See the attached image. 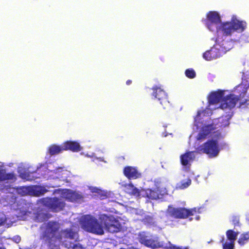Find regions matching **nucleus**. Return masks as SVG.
<instances>
[{"label":"nucleus","instance_id":"f8f14e48","mask_svg":"<svg viewBox=\"0 0 249 249\" xmlns=\"http://www.w3.org/2000/svg\"><path fill=\"white\" fill-rule=\"evenodd\" d=\"M152 89L153 90V95L160 101L163 108H165L168 107L169 102L168 100L167 94L165 91L157 86L153 87Z\"/></svg>","mask_w":249,"mask_h":249},{"label":"nucleus","instance_id":"7ed1b4c3","mask_svg":"<svg viewBox=\"0 0 249 249\" xmlns=\"http://www.w3.org/2000/svg\"><path fill=\"white\" fill-rule=\"evenodd\" d=\"M82 227L86 231L96 234L102 235L104 233L102 224L90 215H85L82 222Z\"/></svg>","mask_w":249,"mask_h":249},{"label":"nucleus","instance_id":"9b49d317","mask_svg":"<svg viewBox=\"0 0 249 249\" xmlns=\"http://www.w3.org/2000/svg\"><path fill=\"white\" fill-rule=\"evenodd\" d=\"M21 190L24 193V195L29 194L36 196L43 195L48 192L45 187L38 185L23 186Z\"/></svg>","mask_w":249,"mask_h":249},{"label":"nucleus","instance_id":"393cba45","mask_svg":"<svg viewBox=\"0 0 249 249\" xmlns=\"http://www.w3.org/2000/svg\"><path fill=\"white\" fill-rule=\"evenodd\" d=\"M15 178V175L13 173H6L5 170L0 169V181L12 180Z\"/></svg>","mask_w":249,"mask_h":249},{"label":"nucleus","instance_id":"4c0bfd02","mask_svg":"<svg viewBox=\"0 0 249 249\" xmlns=\"http://www.w3.org/2000/svg\"><path fill=\"white\" fill-rule=\"evenodd\" d=\"M205 111V110H203L202 111H201L200 110H198L197 111V114H196V116L195 118V122H196L197 121V120H199V117H200V115H201V113H204Z\"/></svg>","mask_w":249,"mask_h":249},{"label":"nucleus","instance_id":"39448f33","mask_svg":"<svg viewBox=\"0 0 249 249\" xmlns=\"http://www.w3.org/2000/svg\"><path fill=\"white\" fill-rule=\"evenodd\" d=\"M197 151L199 153L207 154L210 158L216 157L220 151L218 142L217 140H209L200 145Z\"/></svg>","mask_w":249,"mask_h":249},{"label":"nucleus","instance_id":"f257e3e1","mask_svg":"<svg viewBox=\"0 0 249 249\" xmlns=\"http://www.w3.org/2000/svg\"><path fill=\"white\" fill-rule=\"evenodd\" d=\"M39 229V239L49 249H59L60 243L66 248H71L72 240H76L78 237L77 232L71 228L60 230V224L55 220L44 223Z\"/></svg>","mask_w":249,"mask_h":249},{"label":"nucleus","instance_id":"412c9836","mask_svg":"<svg viewBox=\"0 0 249 249\" xmlns=\"http://www.w3.org/2000/svg\"><path fill=\"white\" fill-rule=\"evenodd\" d=\"M159 191L156 189H143L142 190L141 197H146L149 199L155 200L159 198Z\"/></svg>","mask_w":249,"mask_h":249},{"label":"nucleus","instance_id":"aec40b11","mask_svg":"<svg viewBox=\"0 0 249 249\" xmlns=\"http://www.w3.org/2000/svg\"><path fill=\"white\" fill-rule=\"evenodd\" d=\"M52 217V215L51 213L41 210L35 213L34 220L37 222H43L48 221Z\"/></svg>","mask_w":249,"mask_h":249},{"label":"nucleus","instance_id":"72a5a7b5","mask_svg":"<svg viewBox=\"0 0 249 249\" xmlns=\"http://www.w3.org/2000/svg\"><path fill=\"white\" fill-rule=\"evenodd\" d=\"M96 196L99 197L101 199H104L107 197V192L102 190H100V191L98 192V193H97Z\"/></svg>","mask_w":249,"mask_h":249},{"label":"nucleus","instance_id":"2eb2a0df","mask_svg":"<svg viewBox=\"0 0 249 249\" xmlns=\"http://www.w3.org/2000/svg\"><path fill=\"white\" fill-rule=\"evenodd\" d=\"M62 195L66 199L71 202L76 201L83 198L82 194L70 189H64L62 191Z\"/></svg>","mask_w":249,"mask_h":249},{"label":"nucleus","instance_id":"6ab92c4d","mask_svg":"<svg viewBox=\"0 0 249 249\" xmlns=\"http://www.w3.org/2000/svg\"><path fill=\"white\" fill-rule=\"evenodd\" d=\"M224 91L218 89L216 91L212 92L209 97V103L211 105H214L221 102L224 98Z\"/></svg>","mask_w":249,"mask_h":249},{"label":"nucleus","instance_id":"c03bdc74","mask_svg":"<svg viewBox=\"0 0 249 249\" xmlns=\"http://www.w3.org/2000/svg\"><path fill=\"white\" fill-rule=\"evenodd\" d=\"M27 180H30V179L29 178H26Z\"/></svg>","mask_w":249,"mask_h":249},{"label":"nucleus","instance_id":"bb28decb","mask_svg":"<svg viewBox=\"0 0 249 249\" xmlns=\"http://www.w3.org/2000/svg\"><path fill=\"white\" fill-rule=\"evenodd\" d=\"M191 179L189 178H187L186 180H183L178 184L177 188L180 189H185L191 185Z\"/></svg>","mask_w":249,"mask_h":249},{"label":"nucleus","instance_id":"79ce46f5","mask_svg":"<svg viewBox=\"0 0 249 249\" xmlns=\"http://www.w3.org/2000/svg\"><path fill=\"white\" fill-rule=\"evenodd\" d=\"M199 218H200V217H199V216H196V219L197 220H199Z\"/></svg>","mask_w":249,"mask_h":249},{"label":"nucleus","instance_id":"4be33fe9","mask_svg":"<svg viewBox=\"0 0 249 249\" xmlns=\"http://www.w3.org/2000/svg\"><path fill=\"white\" fill-rule=\"evenodd\" d=\"M124 187L125 192L131 195L141 197L142 191H140L137 188L135 187L132 183L124 184Z\"/></svg>","mask_w":249,"mask_h":249},{"label":"nucleus","instance_id":"c756f323","mask_svg":"<svg viewBox=\"0 0 249 249\" xmlns=\"http://www.w3.org/2000/svg\"><path fill=\"white\" fill-rule=\"evenodd\" d=\"M147 247L155 249L157 247L156 242L152 238H149L143 244Z\"/></svg>","mask_w":249,"mask_h":249},{"label":"nucleus","instance_id":"a18cd8bd","mask_svg":"<svg viewBox=\"0 0 249 249\" xmlns=\"http://www.w3.org/2000/svg\"><path fill=\"white\" fill-rule=\"evenodd\" d=\"M192 220V218H190V220Z\"/></svg>","mask_w":249,"mask_h":249},{"label":"nucleus","instance_id":"c9c22d12","mask_svg":"<svg viewBox=\"0 0 249 249\" xmlns=\"http://www.w3.org/2000/svg\"><path fill=\"white\" fill-rule=\"evenodd\" d=\"M6 220L5 215L3 213H0V226L4 223Z\"/></svg>","mask_w":249,"mask_h":249},{"label":"nucleus","instance_id":"ddd939ff","mask_svg":"<svg viewBox=\"0 0 249 249\" xmlns=\"http://www.w3.org/2000/svg\"><path fill=\"white\" fill-rule=\"evenodd\" d=\"M221 46L215 44L210 50L205 52L203 55V58L207 61H211L221 56L223 51L220 49Z\"/></svg>","mask_w":249,"mask_h":249},{"label":"nucleus","instance_id":"dca6fc26","mask_svg":"<svg viewBox=\"0 0 249 249\" xmlns=\"http://www.w3.org/2000/svg\"><path fill=\"white\" fill-rule=\"evenodd\" d=\"M195 151H187L180 157L181 164L184 166L190 167L191 163L195 159Z\"/></svg>","mask_w":249,"mask_h":249},{"label":"nucleus","instance_id":"7c9ffc66","mask_svg":"<svg viewBox=\"0 0 249 249\" xmlns=\"http://www.w3.org/2000/svg\"><path fill=\"white\" fill-rule=\"evenodd\" d=\"M185 73L186 76L190 79L194 78L196 76V72L193 69L186 70Z\"/></svg>","mask_w":249,"mask_h":249},{"label":"nucleus","instance_id":"c85d7f7f","mask_svg":"<svg viewBox=\"0 0 249 249\" xmlns=\"http://www.w3.org/2000/svg\"><path fill=\"white\" fill-rule=\"evenodd\" d=\"M220 242L223 243V249H234V243L231 242L229 243L224 242V237H222Z\"/></svg>","mask_w":249,"mask_h":249},{"label":"nucleus","instance_id":"20e7f679","mask_svg":"<svg viewBox=\"0 0 249 249\" xmlns=\"http://www.w3.org/2000/svg\"><path fill=\"white\" fill-rule=\"evenodd\" d=\"M201 209L200 207L186 209L184 207H170L168 209V213L170 216L176 219H186L190 216L201 213Z\"/></svg>","mask_w":249,"mask_h":249},{"label":"nucleus","instance_id":"473e14b6","mask_svg":"<svg viewBox=\"0 0 249 249\" xmlns=\"http://www.w3.org/2000/svg\"><path fill=\"white\" fill-rule=\"evenodd\" d=\"M231 222L232 224L234 225V227L235 226H239L240 223H239V217L238 216L234 215L232 217L231 219Z\"/></svg>","mask_w":249,"mask_h":249},{"label":"nucleus","instance_id":"a211bd4d","mask_svg":"<svg viewBox=\"0 0 249 249\" xmlns=\"http://www.w3.org/2000/svg\"><path fill=\"white\" fill-rule=\"evenodd\" d=\"M64 151L70 150L77 152L82 149L79 142L76 141H67L63 143Z\"/></svg>","mask_w":249,"mask_h":249},{"label":"nucleus","instance_id":"2f4dec72","mask_svg":"<svg viewBox=\"0 0 249 249\" xmlns=\"http://www.w3.org/2000/svg\"><path fill=\"white\" fill-rule=\"evenodd\" d=\"M242 81L241 83L239 84L238 86H237L235 87V89H237V88H240V87L242 88V87L243 88L244 87H246L247 86L246 83L248 82V78L246 77V75H243V76L242 77Z\"/></svg>","mask_w":249,"mask_h":249},{"label":"nucleus","instance_id":"1a4fd4ad","mask_svg":"<svg viewBox=\"0 0 249 249\" xmlns=\"http://www.w3.org/2000/svg\"><path fill=\"white\" fill-rule=\"evenodd\" d=\"M43 202L46 207L54 213L63 210L65 206V203L56 197L44 198Z\"/></svg>","mask_w":249,"mask_h":249},{"label":"nucleus","instance_id":"9d476101","mask_svg":"<svg viewBox=\"0 0 249 249\" xmlns=\"http://www.w3.org/2000/svg\"><path fill=\"white\" fill-rule=\"evenodd\" d=\"M217 129L216 126H215V123H212L211 124H205L203 125L197 135L196 139L198 141L203 140L207 138L209 135H210L212 133L217 132L218 133L217 137H219L220 135V133L216 131V132L214 130Z\"/></svg>","mask_w":249,"mask_h":249},{"label":"nucleus","instance_id":"ea45409f","mask_svg":"<svg viewBox=\"0 0 249 249\" xmlns=\"http://www.w3.org/2000/svg\"><path fill=\"white\" fill-rule=\"evenodd\" d=\"M243 89H244V91L241 93V94H244V95L246 97L247 95H246V93L248 89H249V85L247 87H244Z\"/></svg>","mask_w":249,"mask_h":249},{"label":"nucleus","instance_id":"a878e982","mask_svg":"<svg viewBox=\"0 0 249 249\" xmlns=\"http://www.w3.org/2000/svg\"><path fill=\"white\" fill-rule=\"evenodd\" d=\"M226 233L227 237L230 242L234 243L239 234V232H235L232 230H228Z\"/></svg>","mask_w":249,"mask_h":249},{"label":"nucleus","instance_id":"f704fd0d","mask_svg":"<svg viewBox=\"0 0 249 249\" xmlns=\"http://www.w3.org/2000/svg\"><path fill=\"white\" fill-rule=\"evenodd\" d=\"M149 237L144 234H141L139 237V241L142 244H144Z\"/></svg>","mask_w":249,"mask_h":249},{"label":"nucleus","instance_id":"f3484780","mask_svg":"<svg viewBox=\"0 0 249 249\" xmlns=\"http://www.w3.org/2000/svg\"><path fill=\"white\" fill-rule=\"evenodd\" d=\"M231 22L234 32L242 33L247 27V23L246 21L239 20L234 16L232 17Z\"/></svg>","mask_w":249,"mask_h":249},{"label":"nucleus","instance_id":"f03ea898","mask_svg":"<svg viewBox=\"0 0 249 249\" xmlns=\"http://www.w3.org/2000/svg\"><path fill=\"white\" fill-rule=\"evenodd\" d=\"M238 102H239L238 106L239 108H247L249 105V93L246 97L241 93L239 95L230 94L224 97L220 107L222 109L229 108L231 111V109L235 107Z\"/></svg>","mask_w":249,"mask_h":249},{"label":"nucleus","instance_id":"423d86ee","mask_svg":"<svg viewBox=\"0 0 249 249\" xmlns=\"http://www.w3.org/2000/svg\"><path fill=\"white\" fill-rule=\"evenodd\" d=\"M102 224L105 226L106 230L109 232L115 233L120 231L122 226L118 220L113 216L104 214L101 217Z\"/></svg>","mask_w":249,"mask_h":249},{"label":"nucleus","instance_id":"5701e85b","mask_svg":"<svg viewBox=\"0 0 249 249\" xmlns=\"http://www.w3.org/2000/svg\"><path fill=\"white\" fill-rule=\"evenodd\" d=\"M230 113V114H229L227 116L228 117L227 118L222 117L214 120L213 123H215V126H216L217 128L218 127H225L229 125V120L231 119L233 115V112L231 111Z\"/></svg>","mask_w":249,"mask_h":249},{"label":"nucleus","instance_id":"4468645a","mask_svg":"<svg viewBox=\"0 0 249 249\" xmlns=\"http://www.w3.org/2000/svg\"><path fill=\"white\" fill-rule=\"evenodd\" d=\"M124 175L128 179H135L142 177V174L136 167L127 166L123 169Z\"/></svg>","mask_w":249,"mask_h":249},{"label":"nucleus","instance_id":"a19ab883","mask_svg":"<svg viewBox=\"0 0 249 249\" xmlns=\"http://www.w3.org/2000/svg\"><path fill=\"white\" fill-rule=\"evenodd\" d=\"M132 83V81L131 80H128L126 82V84L127 85H129Z\"/></svg>","mask_w":249,"mask_h":249},{"label":"nucleus","instance_id":"0eeeda50","mask_svg":"<svg viewBox=\"0 0 249 249\" xmlns=\"http://www.w3.org/2000/svg\"><path fill=\"white\" fill-rule=\"evenodd\" d=\"M215 31L217 33L216 42H223L226 37L231 36L234 32L231 21L221 22Z\"/></svg>","mask_w":249,"mask_h":249},{"label":"nucleus","instance_id":"e433bc0d","mask_svg":"<svg viewBox=\"0 0 249 249\" xmlns=\"http://www.w3.org/2000/svg\"><path fill=\"white\" fill-rule=\"evenodd\" d=\"M71 248L72 249H85L81 244H77L73 245V242H72V247Z\"/></svg>","mask_w":249,"mask_h":249},{"label":"nucleus","instance_id":"37998d69","mask_svg":"<svg viewBox=\"0 0 249 249\" xmlns=\"http://www.w3.org/2000/svg\"><path fill=\"white\" fill-rule=\"evenodd\" d=\"M0 249H5V248H0Z\"/></svg>","mask_w":249,"mask_h":249},{"label":"nucleus","instance_id":"cd10ccee","mask_svg":"<svg viewBox=\"0 0 249 249\" xmlns=\"http://www.w3.org/2000/svg\"><path fill=\"white\" fill-rule=\"evenodd\" d=\"M249 240V234L248 233H243L242 234L238 240V243L241 246H243L245 244H246L248 241Z\"/></svg>","mask_w":249,"mask_h":249},{"label":"nucleus","instance_id":"58836bf2","mask_svg":"<svg viewBox=\"0 0 249 249\" xmlns=\"http://www.w3.org/2000/svg\"><path fill=\"white\" fill-rule=\"evenodd\" d=\"M100 189L97 187H92L90 188V191L93 193L97 194L98 193L99 191H100Z\"/></svg>","mask_w":249,"mask_h":249},{"label":"nucleus","instance_id":"b1692460","mask_svg":"<svg viewBox=\"0 0 249 249\" xmlns=\"http://www.w3.org/2000/svg\"><path fill=\"white\" fill-rule=\"evenodd\" d=\"M63 151H64L63 143L60 145L52 144L48 148V152L51 155L58 154Z\"/></svg>","mask_w":249,"mask_h":249},{"label":"nucleus","instance_id":"6e6552de","mask_svg":"<svg viewBox=\"0 0 249 249\" xmlns=\"http://www.w3.org/2000/svg\"><path fill=\"white\" fill-rule=\"evenodd\" d=\"M221 22V17L218 12L209 11L207 13L205 24L210 31H215Z\"/></svg>","mask_w":249,"mask_h":249}]
</instances>
